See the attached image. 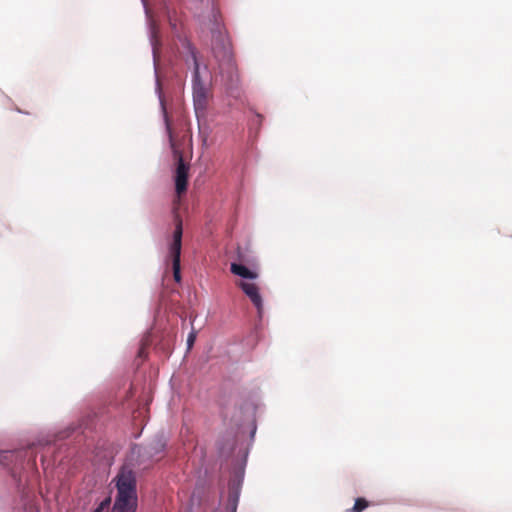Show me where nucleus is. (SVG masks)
<instances>
[{
    "label": "nucleus",
    "instance_id": "20e7f679",
    "mask_svg": "<svg viewBox=\"0 0 512 512\" xmlns=\"http://www.w3.org/2000/svg\"><path fill=\"white\" fill-rule=\"evenodd\" d=\"M176 156L177 168L175 174V188L177 195L181 196L187 190L189 165L184 162L183 157L179 152L176 153Z\"/></svg>",
    "mask_w": 512,
    "mask_h": 512
},
{
    "label": "nucleus",
    "instance_id": "7ed1b4c3",
    "mask_svg": "<svg viewBox=\"0 0 512 512\" xmlns=\"http://www.w3.org/2000/svg\"><path fill=\"white\" fill-rule=\"evenodd\" d=\"M182 220L177 215L175 217V230L173 233V241L170 245V254L172 257V269H173V277L176 282L181 281V272H180V256H181V247H182Z\"/></svg>",
    "mask_w": 512,
    "mask_h": 512
},
{
    "label": "nucleus",
    "instance_id": "423d86ee",
    "mask_svg": "<svg viewBox=\"0 0 512 512\" xmlns=\"http://www.w3.org/2000/svg\"><path fill=\"white\" fill-rule=\"evenodd\" d=\"M230 270L233 274L240 276L244 279L254 280L258 277V274L242 264L232 263Z\"/></svg>",
    "mask_w": 512,
    "mask_h": 512
},
{
    "label": "nucleus",
    "instance_id": "0eeeda50",
    "mask_svg": "<svg viewBox=\"0 0 512 512\" xmlns=\"http://www.w3.org/2000/svg\"><path fill=\"white\" fill-rule=\"evenodd\" d=\"M239 500L238 488H230L228 494L227 507L231 512H236Z\"/></svg>",
    "mask_w": 512,
    "mask_h": 512
},
{
    "label": "nucleus",
    "instance_id": "6e6552de",
    "mask_svg": "<svg viewBox=\"0 0 512 512\" xmlns=\"http://www.w3.org/2000/svg\"><path fill=\"white\" fill-rule=\"evenodd\" d=\"M369 506V502L365 498H357L352 508L348 509L347 512H362Z\"/></svg>",
    "mask_w": 512,
    "mask_h": 512
},
{
    "label": "nucleus",
    "instance_id": "ddd939ff",
    "mask_svg": "<svg viewBox=\"0 0 512 512\" xmlns=\"http://www.w3.org/2000/svg\"><path fill=\"white\" fill-rule=\"evenodd\" d=\"M167 129H168L169 134L171 135V132H170V126H169V124H168V123H167Z\"/></svg>",
    "mask_w": 512,
    "mask_h": 512
},
{
    "label": "nucleus",
    "instance_id": "1a4fd4ad",
    "mask_svg": "<svg viewBox=\"0 0 512 512\" xmlns=\"http://www.w3.org/2000/svg\"><path fill=\"white\" fill-rule=\"evenodd\" d=\"M110 506V498H106L103 500L99 506L94 510V512H106Z\"/></svg>",
    "mask_w": 512,
    "mask_h": 512
},
{
    "label": "nucleus",
    "instance_id": "f03ea898",
    "mask_svg": "<svg viewBox=\"0 0 512 512\" xmlns=\"http://www.w3.org/2000/svg\"><path fill=\"white\" fill-rule=\"evenodd\" d=\"M183 48L189 52L191 62L194 67L193 71V102L195 113L199 117L203 116L206 112V108L208 105V90L203 84L200 73H199V63L197 60L196 49L193 45L187 40H183Z\"/></svg>",
    "mask_w": 512,
    "mask_h": 512
},
{
    "label": "nucleus",
    "instance_id": "f8f14e48",
    "mask_svg": "<svg viewBox=\"0 0 512 512\" xmlns=\"http://www.w3.org/2000/svg\"><path fill=\"white\" fill-rule=\"evenodd\" d=\"M144 355H145V348H144V347H141V348H140V350H139V352H138V356H139V357H144Z\"/></svg>",
    "mask_w": 512,
    "mask_h": 512
},
{
    "label": "nucleus",
    "instance_id": "39448f33",
    "mask_svg": "<svg viewBox=\"0 0 512 512\" xmlns=\"http://www.w3.org/2000/svg\"><path fill=\"white\" fill-rule=\"evenodd\" d=\"M236 285L242 289L245 295L251 300L253 305L256 307L259 315L262 313L263 301L259 292V287L254 282L238 281Z\"/></svg>",
    "mask_w": 512,
    "mask_h": 512
},
{
    "label": "nucleus",
    "instance_id": "9b49d317",
    "mask_svg": "<svg viewBox=\"0 0 512 512\" xmlns=\"http://www.w3.org/2000/svg\"><path fill=\"white\" fill-rule=\"evenodd\" d=\"M254 120H255V124H261V121H262V116L260 114H256L254 116Z\"/></svg>",
    "mask_w": 512,
    "mask_h": 512
},
{
    "label": "nucleus",
    "instance_id": "9d476101",
    "mask_svg": "<svg viewBox=\"0 0 512 512\" xmlns=\"http://www.w3.org/2000/svg\"><path fill=\"white\" fill-rule=\"evenodd\" d=\"M195 340H196V331L195 330H192L189 335H188V338H187V347L188 349H191L192 346L194 345L195 343Z\"/></svg>",
    "mask_w": 512,
    "mask_h": 512
},
{
    "label": "nucleus",
    "instance_id": "f257e3e1",
    "mask_svg": "<svg viewBox=\"0 0 512 512\" xmlns=\"http://www.w3.org/2000/svg\"><path fill=\"white\" fill-rule=\"evenodd\" d=\"M117 494L111 512H135L137 509V481L134 470L124 465L114 478Z\"/></svg>",
    "mask_w": 512,
    "mask_h": 512
}]
</instances>
